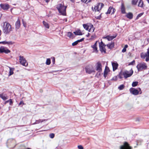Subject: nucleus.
<instances>
[{
    "mask_svg": "<svg viewBox=\"0 0 149 149\" xmlns=\"http://www.w3.org/2000/svg\"><path fill=\"white\" fill-rule=\"evenodd\" d=\"M136 68L139 71L142 70L143 69H146L147 66L146 63H143L138 64L136 66Z\"/></svg>",
    "mask_w": 149,
    "mask_h": 149,
    "instance_id": "39448f33",
    "label": "nucleus"
},
{
    "mask_svg": "<svg viewBox=\"0 0 149 149\" xmlns=\"http://www.w3.org/2000/svg\"><path fill=\"white\" fill-rule=\"evenodd\" d=\"M91 0H86V1H87V3L91 2Z\"/></svg>",
    "mask_w": 149,
    "mask_h": 149,
    "instance_id": "864d4df0",
    "label": "nucleus"
},
{
    "mask_svg": "<svg viewBox=\"0 0 149 149\" xmlns=\"http://www.w3.org/2000/svg\"><path fill=\"white\" fill-rule=\"evenodd\" d=\"M81 1L82 2H84V3H87V1H86V0H81Z\"/></svg>",
    "mask_w": 149,
    "mask_h": 149,
    "instance_id": "603ef678",
    "label": "nucleus"
},
{
    "mask_svg": "<svg viewBox=\"0 0 149 149\" xmlns=\"http://www.w3.org/2000/svg\"><path fill=\"white\" fill-rule=\"evenodd\" d=\"M0 7L3 10H7L9 8V6L7 4L1 3L0 5Z\"/></svg>",
    "mask_w": 149,
    "mask_h": 149,
    "instance_id": "f8f14e48",
    "label": "nucleus"
},
{
    "mask_svg": "<svg viewBox=\"0 0 149 149\" xmlns=\"http://www.w3.org/2000/svg\"><path fill=\"white\" fill-rule=\"evenodd\" d=\"M112 65L113 67V71H114L117 69L118 64L116 62H112Z\"/></svg>",
    "mask_w": 149,
    "mask_h": 149,
    "instance_id": "2eb2a0df",
    "label": "nucleus"
},
{
    "mask_svg": "<svg viewBox=\"0 0 149 149\" xmlns=\"http://www.w3.org/2000/svg\"><path fill=\"white\" fill-rule=\"evenodd\" d=\"M23 24L24 27H26V23H24V22H23Z\"/></svg>",
    "mask_w": 149,
    "mask_h": 149,
    "instance_id": "5fc2aeb1",
    "label": "nucleus"
},
{
    "mask_svg": "<svg viewBox=\"0 0 149 149\" xmlns=\"http://www.w3.org/2000/svg\"><path fill=\"white\" fill-rule=\"evenodd\" d=\"M148 41H149V38L148 39Z\"/></svg>",
    "mask_w": 149,
    "mask_h": 149,
    "instance_id": "338daca9",
    "label": "nucleus"
},
{
    "mask_svg": "<svg viewBox=\"0 0 149 149\" xmlns=\"http://www.w3.org/2000/svg\"><path fill=\"white\" fill-rule=\"evenodd\" d=\"M135 61L133 60V61H132V62H130V63L129 65H133L134 63H135Z\"/></svg>",
    "mask_w": 149,
    "mask_h": 149,
    "instance_id": "49530a36",
    "label": "nucleus"
},
{
    "mask_svg": "<svg viewBox=\"0 0 149 149\" xmlns=\"http://www.w3.org/2000/svg\"><path fill=\"white\" fill-rule=\"evenodd\" d=\"M52 61H53V62H54H54H55V58L54 57L53 58Z\"/></svg>",
    "mask_w": 149,
    "mask_h": 149,
    "instance_id": "4d7b16f0",
    "label": "nucleus"
},
{
    "mask_svg": "<svg viewBox=\"0 0 149 149\" xmlns=\"http://www.w3.org/2000/svg\"><path fill=\"white\" fill-rule=\"evenodd\" d=\"M15 25L16 29H17L20 27V22L19 19H18L15 22Z\"/></svg>",
    "mask_w": 149,
    "mask_h": 149,
    "instance_id": "f3484780",
    "label": "nucleus"
},
{
    "mask_svg": "<svg viewBox=\"0 0 149 149\" xmlns=\"http://www.w3.org/2000/svg\"><path fill=\"white\" fill-rule=\"evenodd\" d=\"M104 5L103 3H99L98 4V6L99 7V10H100L102 7L104 6Z\"/></svg>",
    "mask_w": 149,
    "mask_h": 149,
    "instance_id": "2f4dec72",
    "label": "nucleus"
},
{
    "mask_svg": "<svg viewBox=\"0 0 149 149\" xmlns=\"http://www.w3.org/2000/svg\"><path fill=\"white\" fill-rule=\"evenodd\" d=\"M130 91L131 93L135 95H138L139 93L140 94H141L142 93L141 89L140 88H138V89H136L134 88H131L130 89Z\"/></svg>",
    "mask_w": 149,
    "mask_h": 149,
    "instance_id": "20e7f679",
    "label": "nucleus"
},
{
    "mask_svg": "<svg viewBox=\"0 0 149 149\" xmlns=\"http://www.w3.org/2000/svg\"><path fill=\"white\" fill-rule=\"evenodd\" d=\"M3 31L4 33L8 34L12 31L11 25L8 22H4L3 26Z\"/></svg>",
    "mask_w": 149,
    "mask_h": 149,
    "instance_id": "f257e3e1",
    "label": "nucleus"
},
{
    "mask_svg": "<svg viewBox=\"0 0 149 149\" xmlns=\"http://www.w3.org/2000/svg\"><path fill=\"white\" fill-rule=\"evenodd\" d=\"M120 149H132V147L130 146L128 143L125 142L123 145L120 146Z\"/></svg>",
    "mask_w": 149,
    "mask_h": 149,
    "instance_id": "1a4fd4ad",
    "label": "nucleus"
},
{
    "mask_svg": "<svg viewBox=\"0 0 149 149\" xmlns=\"http://www.w3.org/2000/svg\"><path fill=\"white\" fill-rule=\"evenodd\" d=\"M9 100H7V101H6V103H8L9 102Z\"/></svg>",
    "mask_w": 149,
    "mask_h": 149,
    "instance_id": "052dcab7",
    "label": "nucleus"
},
{
    "mask_svg": "<svg viewBox=\"0 0 149 149\" xmlns=\"http://www.w3.org/2000/svg\"><path fill=\"white\" fill-rule=\"evenodd\" d=\"M66 8L67 6H64L62 3L58 4L57 6V8L59 13L63 15H66Z\"/></svg>",
    "mask_w": 149,
    "mask_h": 149,
    "instance_id": "7ed1b4c3",
    "label": "nucleus"
},
{
    "mask_svg": "<svg viewBox=\"0 0 149 149\" xmlns=\"http://www.w3.org/2000/svg\"><path fill=\"white\" fill-rule=\"evenodd\" d=\"M10 69V71L9 72V76H10L13 74V71L14 70V68H11L9 67Z\"/></svg>",
    "mask_w": 149,
    "mask_h": 149,
    "instance_id": "cd10ccee",
    "label": "nucleus"
},
{
    "mask_svg": "<svg viewBox=\"0 0 149 149\" xmlns=\"http://www.w3.org/2000/svg\"><path fill=\"white\" fill-rule=\"evenodd\" d=\"M51 63V60L49 58H47L46 62V64L47 65H49Z\"/></svg>",
    "mask_w": 149,
    "mask_h": 149,
    "instance_id": "f704fd0d",
    "label": "nucleus"
},
{
    "mask_svg": "<svg viewBox=\"0 0 149 149\" xmlns=\"http://www.w3.org/2000/svg\"><path fill=\"white\" fill-rule=\"evenodd\" d=\"M143 2L142 0H139V2L138 6L141 7H143Z\"/></svg>",
    "mask_w": 149,
    "mask_h": 149,
    "instance_id": "c85d7f7f",
    "label": "nucleus"
},
{
    "mask_svg": "<svg viewBox=\"0 0 149 149\" xmlns=\"http://www.w3.org/2000/svg\"><path fill=\"white\" fill-rule=\"evenodd\" d=\"M138 0H133L132 1V5H135L137 4Z\"/></svg>",
    "mask_w": 149,
    "mask_h": 149,
    "instance_id": "c9c22d12",
    "label": "nucleus"
},
{
    "mask_svg": "<svg viewBox=\"0 0 149 149\" xmlns=\"http://www.w3.org/2000/svg\"><path fill=\"white\" fill-rule=\"evenodd\" d=\"M77 41V42H78V43L79 42H80L79 40H78Z\"/></svg>",
    "mask_w": 149,
    "mask_h": 149,
    "instance_id": "680f3d73",
    "label": "nucleus"
},
{
    "mask_svg": "<svg viewBox=\"0 0 149 149\" xmlns=\"http://www.w3.org/2000/svg\"><path fill=\"white\" fill-rule=\"evenodd\" d=\"M148 2V3H149V0H146Z\"/></svg>",
    "mask_w": 149,
    "mask_h": 149,
    "instance_id": "0e129e2a",
    "label": "nucleus"
},
{
    "mask_svg": "<svg viewBox=\"0 0 149 149\" xmlns=\"http://www.w3.org/2000/svg\"><path fill=\"white\" fill-rule=\"evenodd\" d=\"M78 148L79 149H84L83 147L81 145L78 146Z\"/></svg>",
    "mask_w": 149,
    "mask_h": 149,
    "instance_id": "37998d69",
    "label": "nucleus"
},
{
    "mask_svg": "<svg viewBox=\"0 0 149 149\" xmlns=\"http://www.w3.org/2000/svg\"><path fill=\"white\" fill-rule=\"evenodd\" d=\"M85 70L86 72L88 74H91L93 72H94V70L89 68H88V67L85 68Z\"/></svg>",
    "mask_w": 149,
    "mask_h": 149,
    "instance_id": "6ab92c4d",
    "label": "nucleus"
},
{
    "mask_svg": "<svg viewBox=\"0 0 149 149\" xmlns=\"http://www.w3.org/2000/svg\"><path fill=\"white\" fill-rule=\"evenodd\" d=\"M98 41H97L93 45H91V47L93 49V52L97 53L98 52L97 46V44Z\"/></svg>",
    "mask_w": 149,
    "mask_h": 149,
    "instance_id": "ddd939ff",
    "label": "nucleus"
},
{
    "mask_svg": "<svg viewBox=\"0 0 149 149\" xmlns=\"http://www.w3.org/2000/svg\"><path fill=\"white\" fill-rule=\"evenodd\" d=\"M112 11V14L113 13L115 12V9L113 8L110 7L107 12L106 13V14H109L111 13Z\"/></svg>",
    "mask_w": 149,
    "mask_h": 149,
    "instance_id": "dca6fc26",
    "label": "nucleus"
},
{
    "mask_svg": "<svg viewBox=\"0 0 149 149\" xmlns=\"http://www.w3.org/2000/svg\"><path fill=\"white\" fill-rule=\"evenodd\" d=\"M121 11L122 13H125V8L123 4H122L121 8Z\"/></svg>",
    "mask_w": 149,
    "mask_h": 149,
    "instance_id": "a878e982",
    "label": "nucleus"
},
{
    "mask_svg": "<svg viewBox=\"0 0 149 149\" xmlns=\"http://www.w3.org/2000/svg\"><path fill=\"white\" fill-rule=\"evenodd\" d=\"M102 65L100 62H98L97 64L96 70L100 72L102 71Z\"/></svg>",
    "mask_w": 149,
    "mask_h": 149,
    "instance_id": "4468645a",
    "label": "nucleus"
},
{
    "mask_svg": "<svg viewBox=\"0 0 149 149\" xmlns=\"http://www.w3.org/2000/svg\"><path fill=\"white\" fill-rule=\"evenodd\" d=\"M116 36V35L114 36H107L105 37H104V38L107 39L109 41H111L112 40L113 38H115Z\"/></svg>",
    "mask_w": 149,
    "mask_h": 149,
    "instance_id": "a211bd4d",
    "label": "nucleus"
},
{
    "mask_svg": "<svg viewBox=\"0 0 149 149\" xmlns=\"http://www.w3.org/2000/svg\"><path fill=\"white\" fill-rule=\"evenodd\" d=\"M133 72L132 70L131 72H130L127 70H121L119 73L118 76L119 78L121 79L123 77V76L126 79L130 77L132 74Z\"/></svg>",
    "mask_w": 149,
    "mask_h": 149,
    "instance_id": "f03ea898",
    "label": "nucleus"
},
{
    "mask_svg": "<svg viewBox=\"0 0 149 149\" xmlns=\"http://www.w3.org/2000/svg\"><path fill=\"white\" fill-rule=\"evenodd\" d=\"M114 43L112 42L111 43L108 44L107 45V47L111 49L112 48L114 47Z\"/></svg>",
    "mask_w": 149,
    "mask_h": 149,
    "instance_id": "393cba45",
    "label": "nucleus"
},
{
    "mask_svg": "<svg viewBox=\"0 0 149 149\" xmlns=\"http://www.w3.org/2000/svg\"><path fill=\"white\" fill-rule=\"evenodd\" d=\"M73 33L76 35L80 36L82 35L80 30H78L75 31Z\"/></svg>",
    "mask_w": 149,
    "mask_h": 149,
    "instance_id": "b1692460",
    "label": "nucleus"
},
{
    "mask_svg": "<svg viewBox=\"0 0 149 149\" xmlns=\"http://www.w3.org/2000/svg\"><path fill=\"white\" fill-rule=\"evenodd\" d=\"M124 85L123 84H122L118 87V88L120 90H122L124 88Z\"/></svg>",
    "mask_w": 149,
    "mask_h": 149,
    "instance_id": "4c0bfd02",
    "label": "nucleus"
},
{
    "mask_svg": "<svg viewBox=\"0 0 149 149\" xmlns=\"http://www.w3.org/2000/svg\"><path fill=\"white\" fill-rule=\"evenodd\" d=\"M30 149V148H27V149Z\"/></svg>",
    "mask_w": 149,
    "mask_h": 149,
    "instance_id": "774afa93",
    "label": "nucleus"
},
{
    "mask_svg": "<svg viewBox=\"0 0 149 149\" xmlns=\"http://www.w3.org/2000/svg\"><path fill=\"white\" fill-rule=\"evenodd\" d=\"M99 46L100 49L101 53L102 54H105L106 52V50L105 48L106 45L102 41L101 42H99Z\"/></svg>",
    "mask_w": 149,
    "mask_h": 149,
    "instance_id": "423d86ee",
    "label": "nucleus"
},
{
    "mask_svg": "<svg viewBox=\"0 0 149 149\" xmlns=\"http://www.w3.org/2000/svg\"><path fill=\"white\" fill-rule=\"evenodd\" d=\"M49 136L50 138L52 139L54 137V134L53 133H51L50 134Z\"/></svg>",
    "mask_w": 149,
    "mask_h": 149,
    "instance_id": "ea45409f",
    "label": "nucleus"
},
{
    "mask_svg": "<svg viewBox=\"0 0 149 149\" xmlns=\"http://www.w3.org/2000/svg\"><path fill=\"white\" fill-rule=\"evenodd\" d=\"M22 104H24V103L22 101H21V102H20V103L19 104V105L20 106Z\"/></svg>",
    "mask_w": 149,
    "mask_h": 149,
    "instance_id": "3c124183",
    "label": "nucleus"
},
{
    "mask_svg": "<svg viewBox=\"0 0 149 149\" xmlns=\"http://www.w3.org/2000/svg\"><path fill=\"white\" fill-rule=\"evenodd\" d=\"M10 50L3 47H1L0 48V53L4 52L8 54L10 53Z\"/></svg>",
    "mask_w": 149,
    "mask_h": 149,
    "instance_id": "9d476101",
    "label": "nucleus"
},
{
    "mask_svg": "<svg viewBox=\"0 0 149 149\" xmlns=\"http://www.w3.org/2000/svg\"><path fill=\"white\" fill-rule=\"evenodd\" d=\"M84 38H83L79 40L80 42H82V41H83L84 40Z\"/></svg>",
    "mask_w": 149,
    "mask_h": 149,
    "instance_id": "8fccbe9b",
    "label": "nucleus"
},
{
    "mask_svg": "<svg viewBox=\"0 0 149 149\" xmlns=\"http://www.w3.org/2000/svg\"><path fill=\"white\" fill-rule=\"evenodd\" d=\"M89 34H90L89 33H88V35H86L87 37H88L89 36Z\"/></svg>",
    "mask_w": 149,
    "mask_h": 149,
    "instance_id": "bf43d9fd",
    "label": "nucleus"
},
{
    "mask_svg": "<svg viewBox=\"0 0 149 149\" xmlns=\"http://www.w3.org/2000/svg\"><path fill=\"white\" fill-rule=\"evenodd\" d=\"M126 16L129 19H132L133 18V15L132 13H129L126 14Z\"/></svg>",
    "mask_w": 149,
    "mask_h": 149,
    "instance_id": "4be33fe9",
    "label": "nucleus"
},
{
    "mask_svg": "<svg viewBox=\"0 0 149 149\" xmlns=\"http://www.w3.org/2000/svg\"><path fill=\"white\" fill-rule=\"evenodd\" d=\"M1 30H0V35H1Z\"/></svg>",
    "mask_w": 149,
    "mask_h": 149,
    "instance_id": "69168bd1",
    "label": "nucleus"
},
{
    "mask_svg": "<svg viewBox=\"0 0 149 149\" xmlns=\"http://www.w3.org/2000/svg\"><path fill=\"white\" fill-rule=\"evenodd\" d=\"M40 119L38 120H36V122L34 123V124H38L40 123Z\"/></svg>",
    "mask_w": 149,
    "mask_h": 149,
    "instance_id": "a18cd8bd",
    "label": "nucleus"
},
{
    "mask_svg": "<svg viewBox=\"0 0 149 149\" xmlns=\"http://www.w3.org/2000/svg\"><path fill=\"white\" fill-rule=\"evenodd\" d=\"M92 10H93L95 11V12L96 11H99V7L98 6V4L97 5H96V6H94V7H92Z\"/></svg>",
    "mask_w": 149,
    "mask_h": 149,
    "instance_id": "412c9836",
    "label": "nucleus"
},
{
    "mask_svg": "<svg viewBox=\"0 0 149 149\" xmlns=\"http://www.w3.org/2000/svg\"><path fill=\"white\" fill-rule=\"evenodd\" d=\"M126 51V49L125 48H124L122 50V52H125Z\"/></svg>",
    "mask_w": 149,
    "mask_h": 149,
    "instance_id": "de8ad7c7",
    "label": "nucleus"
},
{
    "mask_svg": "<svg viewBox=\"0 0 149 149\" xmlns=\"http://www.w3.org/2000/svg\"><path fill=\"white\" fill-rule=\"evenodd\" d=\"M141 58L143 59L146 58V61H148L149 60V48L148 49V51L146 53L141 54Z\"/></svg>",
    "mask_w": 149,
    "mask_h": 149,
    "instance_id": "6e6552de",
    "label": "nucleus"
},
{
    "mask_svg": "<svg viewBox=\"0 0 149 149\" xmlns=\"http://www.w3.org/2000/svg\"><path fill=\"white\" fill-rule=\"evenodd\" d=\"M78 42H77V41H76L74 42H73L72 44V46H75V45H77V44H78Z\"/></svg>",
    "mask_w": 149,
    "mask_h": 149,
    "instance_id": "a19ab883",
    "label": "nucleus"
},
{
    "mask_svg": "<svg viewBox=\"0 0 149 149\" xmlns=\"http://www.w3.org/2000/svg\"><path fill=\"white\" fill-rule=\"evenodd\" d=\"M117 80V78L116 76L114 77L111 79V80L116 81Z\"/></svg>",
    "mask_w": 149,
    "mask_h": 149,
    "instance_id": "79ce46f5",
    "label": "nucleus"
},
{
    "mask_svg": "<svg viewBox=\"0 0 149 149\" xmlns=\"http://www.w3.org/2000/svg\"><path fill=\"white\" fill-rule=\"evenodd\" d=\"M40 123H42L43 121H46L47 120V119H42V120L40 119Z\"/></svg>",
    "mask_w": 149,
    "mask_h": 149,
    "instance_id": "09e8293b",
    "label": "nucleus"
},
{
    "mask_svg": "<svg viewBox=\"0 0 149 149\" xmlns=\"http://www.w3.org/2000/svg\"><path fill=\"white\" fill-rule=\"evenodd\" d=\"M9 104L10 105H12V104H13V102L12 100L11 99H10L9 100Z\"/></svg>",
    "mask_w": 149,
    "mask_h": 149,
    "instance_id": "c03bdc74",
    "label": "nucleus"
},
{
    "mask_svg": "<svg viewBox=\"0 0 149 149\" xmlns=\"http://www.w3.org/2000/svg\"><path fill=\"white\" fill-rule=\"evenodd\" d=\"M138 84V82L137 81H134L133 82L132 84V86L133 87L136 86Z\"/></svg>",
    "mask_w": 149,
    "mask_h": 149,
    "instance_id": "e433bc0d",
    "label": "nucleus"
},
{
    "mask_svg": "<svg viewBox=\"0 0 149 149\" xmlns=\"http://www.w3.org/2000/svg\"><path fill=\"white\" fill-rule=\"evenodd\" d=\"M109 71V69L108 68V67H105V70L104 71V77L105 78H106L107 77V74L108 72Z\"/></svg>",
    "mask_w": 149,
    "mask_h": 149,
    "instance_id": "aec40b11",
    "label": "nucleus"
},
{
    "mask_svg": "<svg viewBox=\"0 0 149 149\" xmlns=\"http://www.w3.org/2000/svg\"><path fill=\"white\" fill-rule=\"evenodd\" d=\"M43 24L44 26H45V27L47 29H49V24L47 22H46L45 21H43Z\"/></svg>",
    "mask_w": 149,
    "mask_h": 149,
    "instance_id": "72a5a7b5",
    "label": "nucleus"
},
{
    "mask_svg": "<svg viewBox=\"0 0 149 149\" xmlns=\"http://www.w3.org/2000/svg\"><path fill=\"white\" fill-rule=\"evenodd\" d=\"M71 2H74V0H70Z\"/></svg>",
    "mask_w": 149,
    "mask_h": 149,
    "instance_id": "e2e57ef3",
    "label": "nucleus"
},
{
    "mask_svg": "<svg viewBox=\"0 0 149 149\" xmlns=\"http://www.w3.org/2000/svg\"><path fill=\"white\" fill-rule=\"evenodd\" d=\"M95 29V28L93 26L92 24H91L89 25V29L88 30V31L90 32H93Z\"/></svg>",
    "mask_w": 149,
    "mask_h": 149,
    "instance_id": "5701e85b",
    "label": "nucleus"
},
{
    "mask_svg": "<svg viewBox=\"0 0 149 149\" xmlns=\"http://www.w3.org/2000/svg\"><path fill=\"white\" fill-rule=\"evenodd\" d=\"M0 43H2L3 44H8V45H12L13 44V43L12 41L7 42L5 41L0 42Z\"/></svg>",
    "mask_w": 149,
    "mask_h": 149,
    "instance_id": "bb28decb",
    "label": "nucleus"
},
{
    "mask_svg": "<svg viewBox=\"0 0 149 149\" xmlns=\"http://www.w3.org/2000/svg\"><path fill=\"white\" fill-rule=\"evenodd\" d=\"M19 60L20 63L23 65L26 66L28 65V63L24 57L21 56H19Z\"/></svg>",
    "mask_w": 149,
    "mask_h": 149,
    "instance_id": "0eeeda50",
    "label": "nucleus"
},
{
    "mask_svg": "<svg viewBox=\"0 0 149 149\" xmlns=\"http://www.w3.org/2000/svg\"><path fill=\"white\" fill-rule=\"evenodd\" d=\"M0 97L3 99V100H6L8 99V97L2 94H0Z\"/></svg>",
    "mask_w": 149,
    "mask_h": 149,
    "instance_id": "c756f323",
    "label": "nucleus"
},
{
    "mask_svg": "<svg viewBox=\"0 0 149 149\" xmlns=\"http://www.w3.org/2000/svg\"><path fill=\"white\" fill-rule=\"evenodd\" d=\"M8 143H9V144L10 146H11V148H14L16 146V141L14 139H11L8 141Z\"/></svg>",
    "mask_w": 149,
    "mask_h": 149,
    "instance_id": "9b49d317",
    "label": "nucleus"
},
{
    "mask_svg": "<svg viewBox=\"0 0 149 149\" xmlns=\"http://www.w3.org/2000/svg\"><path fill=\"white\" fill-rule=\"evenodd\" d=\"M45 2L47 3L50 0H45Z\"/></svg>",
    "mask_w": 149,
    "mask_h": 149,
    "instance_id": "13d9d810",
    "label": "nucleus"
},
{
    "mask_svg": "<svg viewBox=\"0 0 149 149\" xmlns=\"http://www.w3.org/2000/svg\"><path fill=\"white\" fill-rule=\"evenodd\" d=\"M127 47H128L127 45H126L125 46L124 48H125L126 49V48H127Z\"/></svg>",
    "mask_w": 149,
    "mask_h": 149,
    "instance_id": "6e6d98bb",
    "label": "nucleus"
},
{
    "mask_svg": "<svg viewBox=\"0 0 149 149\" xmlns=\"http://www.w3.org/2000/svg\"><path fill=\"white\" fill-rule=\"evenodd\" d=\"M67 36L70 38H74V35L73 33L71 32H68L67 34Z\"/></svg>",
    "mask_w": 149,
    "mask_h": 149,
    "instance_id": "7c9ffc66",
    "label": "nucleus"
},
{
    "mask_svg": "<svg viewBox=\"0 0 149 149\" xmlns=\"http://www.w3.org/2000/svg\"><path fill=\"white\" fill-rule=\"evenodd\" d=\"M83 26L84 28L86 30H88L89 29V25H88L86 24H83Z\"/></svg>",
    "mask_w": 149,
    "mask_h": 149,
    "instance_id": "473e14b6",
    "label": "nucleus"
},
{
    "mask_svg": "<svg viewBox=\"0 0 149 149\" xmlns=\"http://www.w3.org/2000/svg\"><path fill=\"white\" fill-rule=\"evenodd\" d=\"M143 14V13H141L139 14L136 17V19H138L139 17H141Z\"/></svg>",
    "mask_w": 149,
    "mask_h": 149,
    "instance_id": "58836bf2",
    "label": "nucleus"
}]
</instances>
